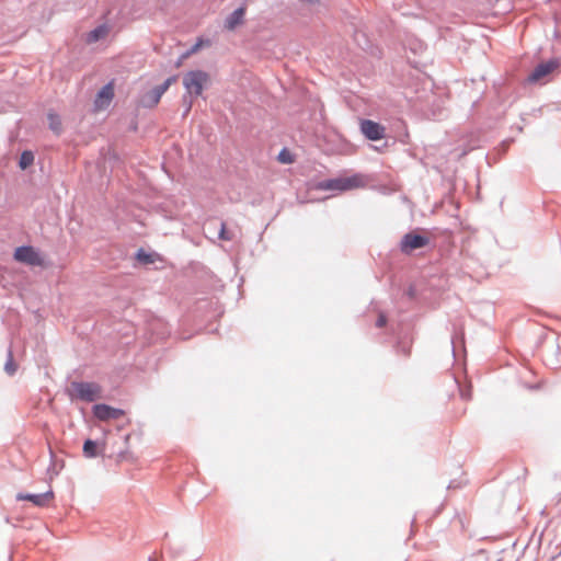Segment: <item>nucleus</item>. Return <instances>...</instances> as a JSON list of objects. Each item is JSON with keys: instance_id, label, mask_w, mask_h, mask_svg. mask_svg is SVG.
<instances>
[{"instance_id": "1", "label": "nucleus", "mask_w": 561, "mask_h": 561, "mask_svg": "<svg viewBox=\"0 0 561 561\" xmlns=\"http://www.w3.org/2000/svg\"><path fill=\"white\" fill-rule=\"evenodd\" d=\"M365 179L360 174L351 176H340L336 179L325 180L319 183L318 188L323 191L346 192L365 186Z\"/></svg>"}, {"instance_id": "2", "label": "nucleus", "mask_w": 561, "mask_h": 561, "mask_svg": "<svg viewBox=\"0 0 561 561\" xmlns=\"http://www.w3.org/2000/svg\"><path fill=\"white\" fill-rule=\"evenodd\" d=\"M209 75L203 70L188 71L183 78V85L191 95L199 96L209 83Z\"/></svg>"}, {"instance_id": "3", "label": "nucleus", "mask_w": 561, "mask_h": 561, "mask_svg": "<svg viewBox=\"0 0 561 561\" xmlns=\"http://www.w3.org/2000/svg\"><path fill=\"white\" fill-rule=\"evenodd\" d=\"M70 391L72 396L87 402L99 399L101 394L100 386L94 382H72Z\"/></svg>"}, {"instance_id": "4", "label": "nucleus", "mask_w": 561, "mask_h": 561, "mask_svg": "<svg viewBox=\"0 0 561 561\" xmlns=\"http://www.w3.org/2000/svg\"><path fill=\"white\" fill-rule=\"evenodd\" d=\"M430 243V238L416 233H407L401 241V251L411 254L413 251L424 248Z\"/></svg>"}, {"instance_id": "5", "label": "nucleus", "mask_w": 561, "mask_h": 561, "mask_svg": "<svg viewBox=\"0 0 561 561\" xmlns=\"http://www.w3.org/2000/svg\"><path fill=\"white\" fill-rule=\"evenodd\" d=\"M14 259L32 266H42L44 264L41 255L32 247L16 248L14 251Z\"/></svg>"}, {"instance_id": "6", "label": "nucleus", "mask_w": 561, "mask_h": 561, "mask_svg": "<svg viewBox=\"0 0 561 561\" xmlns=\"http://www.w3.org/2000/svg\"><path fill=\"white\" fill-rule=\"evenodd\" d=\"M93 414L98 420L107 422L123 417L125 412L121 409H116L107 404H95L93 407Z\"/></svg>"}, {"instance_id": "7", "label": "nucleus", "mask_w": 561, "mask_h": 561, "mask_svg": "<svg viewBox=\"0 0 561 561\" xmlns=\"http://www.w3.org/2000/svg\"><path fill=\"white\" fill-rule=\"evenodd\" d=\"M360 130L370 140H379L383 137L385 128L373 121L364 119L360 122Z\"/></svg>"}, {"instance_id": "8", "label": "nucleus", "mask_w": 561, "mask_h": 561, "mask_svg": "<svg viewBox=\"0 0 561 561\" xmlns=\"http://www.w3.org/2000/svg\"><path fill=\"white\" fill-rule=\"evenodd\" d=\"M53 499H54V492L53 491H47V492L42 493V494H24V493H19L16 495V500L18 501H30L35 506H38V507L47 506L53 501Z\"/></svg>"}, {"instance_id": "9", "label": "nucleus", "mask_w": 561, "mask_h": 561, "mask_svg": "<svg viewBox=\"0 0 561 561\" xmlns=\"http://www.w3.org/2000/svg\"><path fill=\"white\" fill-rule=\"evenodd\" d=\"M114 98V83L110 82L104 85L98 93L94 105L96 110L106 108Z\"/></svg>"}, {"instance_id": "10", "label": "nucleus", "mask_w": 561, "mask_h": 561, "mask_svg": "<svg viewBox=\"0 0 561 561\" xmlns=\"http://www.w3.org/2000/svg\"><path fill=\"white\" fill-rule=\"evenodd\" d=\"M558 67V62L549 60L538 65L534 71L529 75L528 80L530 82H537L543 79L546 76L551 73Z\"/></svg>"}, {"instance_id": "11", "label": "nucleus", "mask_w": 561, "mask_h": 561, "mask_svg": "<svg viewBox=\"0 0 561 561\" xmlns=\"http://www.w3.org/2000/svg\"><path fill=\"white\" fill-rule=\"evenodd\" d=\"M245 7H240L234 10L225 21V27L228 31H233L244 22Z\"/></svg>"}, {"instance_id": "12", "label": "nucleus", "mask_w": 561, "mask_h": 561, "mask_svg": "<svg viewBox=\"0 0 561 561\" xmlns=\"http://www.w3.org/2000/svg\"><path fill=\"white\" fill-rule=\"evenodd\" d=\"M110 33V27L105 24L95 27L87 34L85 42L88 44H93L99 42L100 39H104Z\"/></svg>"}, {"instance_id": "13", "label": "nucleus", "mask_w": 561, "mask_h": 561, "mask_svg": "<svg viewBox=\"0 0 561 561\" xmlns=\"http://www.w3.org/2000/svg\"><path fill=\"white\" fill-rule=\"evenodd\" d=\"M83 455L87 458H94L98 455V445L92 439H87L83 444Z\"/></svg>"}, {"instance_id": "14", "label": "nucleus", "mask_w": 561, "mask_h": 561, "mask_svg": "<svg viewBox=\"0 0 561 561\" xmlns=\"http://www.w3.org/2000/svg\"><path fill=\"white\" fill-rule=\"evenodd\" d=\"M34 163V154L32 151L25 150L22 152L19 161V165L22 170L27 169Z\"/></svg>"}, {"instance_id": "15", "label": "nucleus", "mask_w": 561, "mask_h": 561, "mask_svg": "<svg viewBox=\"0 0 561 561\" xmlns=\"http://www.w3.org/2000/svg\"><path fill=\"white\" fill-rule=\"evenodd\" d=\"M160 102V96H158L152 89L150 92H148L144 99L142 104L146 107H154Z\"/></svg>"}, {"instance_id": "16", "label": "nucleus", "mask_w": 561, "mask_h": 561, "mask_svg": "<svg viewBox=\"0 0 561 561\" xmlns=\"http://www.w3.org/2000/svg\"><path fill=\"white\" fill-rule=\"evenodd\" d=\"M48 123L49 128L56 133L59 134L61 131V121L60 117L54 113L48 114Z\"/></svg>"}, {"instance_id": "17", "label": "nucleus", "mask_w": 561, "mask_h": 561, "mask_svg": "<svg viewBox=\"0 0 561 561\" xmlns=\"http://www.w3.org/2000/svg\"><path fill=\"white\" fill-rule=\"evenodd\" d=\"M176 81V76L168 78L161 85L156 87L153 90L158 96H162L172 83Z\"/></svg>"}, {"instance_id": "18", "label": "nucleus", "mask_w": 561, "mask_h": 561, "mask_svg": "<svg viewBox=\"0 0 561 561\" xmlns=\"http://www.w3.org/2000/svg\"><path fill=\"white\" fill-rule=\"evenodd\" d=\"M210 45V41L208 39H203V38H199L191 48L190 50H187L184 55H183V58H186L193 54H196L203 46H209Z\"/></svg>"}, {"instance_id": "19", "label": "nucleus", "mask_w": 561, "mask_h": 561, "mask_svg": "<svg viewBox=\"0 0 561 561\" xmlns=\"http://www.w3.org/2000/svg\"><path fill=\"white\" fill-rule=\"evenodd\" d=\"M278 160L282 162V163H291L294 160L291 158V154L289 151L287 150H282L279 152V156H278Z\"/></svg>"}, {"instance_id": "20", "label": "nucleus", "mask_w": 561, "mask_h": 561, "mask_svg": "<svg viewBox=\"0 0 561 561\" xmlns=\"http://www.w3.org/2000/svg\"><path fill=\"white\" fill-rule=\"evenodd\" d=\"M219 238L221 240H227V241L232 239L231 234L227 231V227H226L225 222H221Z\"/></svg>"}, {"instance_id": "21", "label": "nucleus", "mask_w": 561, "mask_h": 561, "mask_svg": "<svg viewBox=\"0 0 561 561\" xmlns=\"http://www.w3.org/2000/svg\"><path fill=\"white\" fill-rule=\"evenodd\" d=\"M15 370H16V368L13 363L12 354L10 353V358H9L8 363L5 364V371L10 375H13L15 373Z\"/></svg>"}, {"instance_id": "22", "label": "nucleus", "mask_w": 561, "mask_h": 561, "mask_svg": "<svg viewBox=\"0 0 561 561\" xmlns=\"http://www.w3.org/2000/svg\"><path fill=\"white\" fill-rule=\"evenodd\" d=\"M137 257H138L139 261H141V262H144L146 264L153 263V260H152L150 254H146L144 252H139L137 254Z\"/></svg>"}, {"instance_id": "23", "label": "nucleus", "mask_w": 561, "mask_h": 561, "mask_svg": "<svg viewBox=\"0 0 561 561\" xmlns=\"http://www.w3.org/2000/svg\"><path fill=\"white\" fill-rule=\"evenodd\" d=\"M383 321H385V317L381 314V316L379 317V319H378L377 324H378L379 327H381V325L383 324Z\"/></svg>"}, {"instance_id": "24", "label": "nucleus", "mask_w": 561, "mask_h": 561, "mask_svg": "<svg viewBox=\"0 0 561 561\" xmlns=\"http://www.w3.org/2000/svg\"><path fill=\"white\" fill-rule=\"evenodd\" d=\"M129 439H130V434H127V435L125 436V443L127 444V443L129 442Z\"/></svg>"}]
</instances>
